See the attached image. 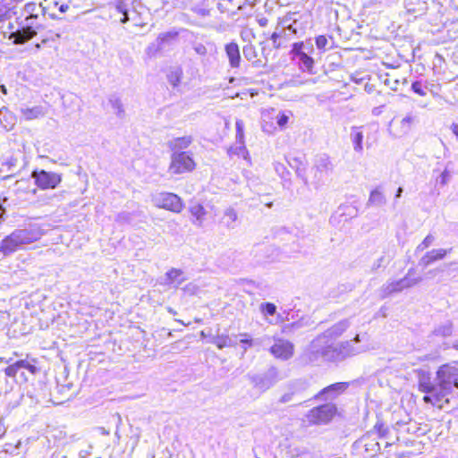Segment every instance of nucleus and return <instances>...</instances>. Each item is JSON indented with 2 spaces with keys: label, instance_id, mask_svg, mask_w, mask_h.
I'll return each instance as SVG.
<instances>
[{
  "label": "nucleus",
  "instance_id": "nucleus-26",
  "mask_svg": "<svg viewBox=\"0 0 458 458\" xmlns=\"http://www.w3.org/2000/svg\"><path fill=\"white\" fill-rule=\"evenodd\" d=\"M238 216L235 209L232 208H228L225 210L222 223L229 229H233L235 227V222L237 221Z\"/></svg>",
  "mask_w": 458,
  "mask_h": 458
},
{
  "label": "nucleus",
  "instance_id": "nucleus-34",
  "mask_svg": "<svg viewBox=\"0 0 458 458\" xmlns=\"http://www.w3.org/2000/svg\"><path fill=\"white\" fill-rule=\"evenodd\" d=\"M435 333L437 335L449 336L453 333V324L448 321L445 324L440 326L438 328H437L435 330Z\"/></svg>",
  "mask_w": 458,
  "mask_h": 458
},
{
  "label": "nucleus",
  "instance_id": "nucleus-40",
  "mask_svg": "<svg viewBox=\"0 0 458 458\" xmlns=\"http://www.w3.org/2000/svg\"><path fill=\"white\" fill-rule=\"evenodd\" d=\"M304 49H306V47L303 42H296L293 45L292 53L295 57L299 58L301 54L306 53Z\"/></svg>",
  "mask_w": 458,
  "mask_h": 458
},
{
  "label": "nucleus",
  "instance_id": "nucleus-8",
  "mask_svg": "<svg viewBox=\"0 0 458 458\" xmlns=\"http://www.w3.org/2000/svg\"><path fill=\"white\" fill-rule=\"evenodd\" d=\"M152 201L155 206L174 213H180L183 208L182 200L179 196L174 193H157L152 196Z\"/></svg>",
  "mask_w": 458,
  "mask_h": 458
},
{
  "label": "nucleus",
  "instance_id": "nucleus-19",
  "mask_svg": "<svg viewBox=\"0 0 458 458\" xmlns=\"http://www.w3.org/2000/svg\"><path fill=\"white\" fill-rule=\"evenodd\" d=\"M37 32L30 27L22 28L21 30L11 32L9 38L13 39V43L24 44L28 40L36 36Z\"/></svg>",
  "mask_w": 458,
  "mask_h": 458
},
{
  "label": "nucleus",
  "instance_id": "nucleus-49",
  "mask_svg": "<svg viewBox=\"0 0 458 458\" xmlns=\"http://www.w3.org/2000/svg\"><path fill=\"white\" fill-rule=\"evenodd\" d=\"M291 20V18H284V21H282V25L283 27L288 30L291 34H296L297 33V30L296 28L293 27V24H286L289 21Z\"/></svg>",
  "mask_w": 458,
  "mask_h": 458
},
{
  "label": "nucleus",
  "instance_id": "nucleus-4",
  "mask_svg": "<svg viewBox=\"0 0 458 458\" xmlns=\"http://www.w3.org/2000/svg\"><path fill=\"white\" fill-rule=\"evenodd\" d=\"M337 413L334 403H326L310 410L303 418L306 426L327 424Z\"/></svg>",
  "mask_w": 458,
  "mask_h": 458
},
{
  "label": "nucleus",
  "instance_id": "nucleus-23",
  "mask_svg": "<svg viewBox=\"0 0 458 458\" xmlns=\"http://www.w3.org/2000/svg\"><path fill=\"white\" fill-rule=\"evenodd\" d=\"M386 203V199L383 191L379 188H377L370 192L367 205L373 207H382Z\"/></svg>",
  "mask_w": 458,
  "mask_h": 458
},
{
  "label": "nucleus",
  "instance_id": "nucleus-1",
  "mask_svg": "<svg viewBox=\"0 0 458 458\" xmlns=\"http://www.w3.org/2000/svg\"><path fill=\"white\" fill-rule=\"evenodd\" d=\"M351 325V318L343 319L334 324L311 342V351L319 353L324 360L328 361L344 360L369 351L367 333L356 334L353 339L349 341L336 342Z\"/></svg>",
  "mask_w": 458,
  "mask_h": 458
},
{
  "label": "nucleus",
  "instance_id": "nucleus-17",
  "mask_svg": "<svg viewBox=\"0 0 458 458\" xmlns=\"http://www.w3.org/2000/svg\"><path fill=\"white\" fill-rule=\"evenodd\" d=\"M447 252L448 250L445 249H437L428 251L420 259L419 265L422 266L423 267H427L433 262L443 259L446 256Z\"/></svg>",
  "mask_w": 458,
  "mask_h": 458
},
{
  "label": "nucleus",
  "instance_id": "nucleus-53",
  "mask_svg": "<svg viewBox=\"0 0 458 458\" xmlns=\"http://www.w3.org/2000/svg\"><path fill=\"white\" fill-rule=\"evenodd\" d=\"M281 35H282V37H283L284 38H285V39H287V40H288V39H290V38H291V36H292L293 34H291L288 30H286L284 28H283V32H282V34H281Z\"/></svg>",
  "mask_w": 458,
  "mask_h": 458
},
{
  "label": "nucleus",
  "instance_id": "nucleus-21",
  "mask_svg": "<svg viewBox=\"0 0 458 458\" xmlns=\"http://www.w3.org/2000/svg\"><path fill=\"white\" fill-rule=\"evenodd\" d=\"M226 55L229 59L231 67L236 68L240 65L241 55L239 47L236 43L231 42L225 46Z\"/></svg>",
  "mask_w": 458,
  "mask_h": 458
},
{
  "label": "nucleus",
  "instance_id": "nucleus-31",
  "mask_svg": "<svg viewBox=\"0 0 458 458\" xmlns=\"http://www.w3.org/2000/svg\"><path fill=\"white\" fill-rule=\"evenodd\" d=\"M274 168L276 173L281 177V179H283L284 182H290V172L287 170L284 164L275 162Z\"/></svg>",
  "mask_w": 458,
  "mask_h": 458
},
{
  "label": "nucleus",
  "instance_id": "nucleus-11",
  "mask_svg": "<svg viewBox=\"0 0 458 458\" xmlns=\"http://www.w3.org/2000/svg\"><path fill=\"white\" fill-rule=\"evenodd\" d=\"M349 384L346 382H338L332 384L321 391H319L314 398L318 401H324L326 403H333L341 394H343L348 388Z\"/></svg>",
  "mask_w": 458,
  "mask_h": 458
},
{
  "label": "nucleus",
  "instance_id": "nucleus-48",
  "mask_svg": "<svg viewBox=\"0 0 458 458\" xmlns=\"http://www.w3.org/2000/svg\"><path fill=\"white\" fill-rule=\"evenodd\" d=\"M193 49L195 53L199 55H206L208 54V49L206 46L201 43H197L194 45Z\"/></svg>",
  "mask_w": 458,
  "mask_h": 458
},
{
  "label": "nucleus",
  "instance_id": "nucleus-12",
  "mask_svg": "<svg viewBox=\"0 0 458 458\" xmlns=\"http://www.w3.org/2000/svg\"><path fill=\"white\" fill-rule=\"evenodd\" d=\"M415 121V117L411 114L401 120H392L389 123V132L395 138H401L407 135Z\"/></svg>",
  "mask_w": 458,
  "mask_h": 458
},
{
  "label": "nucleus",
  "instance_id": "nucleus-30",
  "mask_svg": "<svg viewBox=\"0 0 458 458\" xmlns=\"http://www.w3.org/2000/svg\"><path fill=\"white\" fill-rule=\"evenodd\" d=\"M21 365V376L24 377V370H27L30 374L35 375L38 373V369L29 360H20Z\"/></svg>",
  "mask_w": 458,
  "mask_h": 458
},
{
  "label": "nucleus",
  "instance_id": "nucleus-16",
  "mask_svg": "<svg viewBox=\"0 0 458 458\" xmlns=\"http://www.w3.org/2000/svg\"><path fill=\"white\" fill-rule=\"evenodd\" d=\"M220 4L217 0H200L199 3L196 4L192 6L191 10L194 13L200 17L209 16L211 11L214 9L216 5H219Z\"/></svg>",
  "mask_w": 458,
  "mask_h": 458
},
{
  "label": "nucleus",
  "instance_id": "nucleus-42",
  "mask_svg": "<svg viewBox=\"0 0 458 458\" xmlns=\"http://www.w3.org/2000/svg\"><path fill=\"white\" fill-rule=\"evenodd\" d=\"M235 128H236V141H242L244 140V123L242 120H237L235 123Z\"/></svg>",
  "mask_w": 458,
  "mask_h": 458
},
{
  "label": "nucleus",
  "instance_id": "nucleus-63",
  "mask_svg": "<svg viewBox=\"0 0 458 458\" xmlns=\"http://www.w3.org/2000/svg\"><path fill=\"white\" fill-rule=\"evenodd\" d=\"M1 89H2V90H3L4 92H5V91H6V89H5V87H4V86H1Z\"/></svg>",
  "mask_w": 458,
  "mask_h": 458
},
{
  "label": "nucleus",
  "instance_id": "nucleus-32",
  "mask_svg": "<svg viewBox=\"0 0 458 458\" xmlns=\"http://www.w3.org/2000/svg\"><path fill=\"white\" fill-rule=\"evenodd\" d=\"M298 59H299V63H300L301 68L302 70H306L308 72H311V69H312L313 64H314V61H313V59L310 56L308 55L307 53L301 54V56Z\"/></svg>",
  "mask_w": 458,
  "mask_h": 458
},
{
  "label": "nucleus",
  "instance_id": "nucleus-2",
  "mask_svg": "<svg viewBox=\"0 0 458 458\" xmlns=\"http://www.w3.org/2000/svg\"><path fill=\"white\" fill-rule=\"evenodd\" d=\"M43 235L44 232L38 225L15 229L1 241L0 252L4 256H9L17 250L25 249L26 245L38 242Z\"/></svg>",
  "mask_w": 458,
  "mask_h": 458
},
{
  "label": "nucleus",
  "instance_id": "nucleus-45",
  "mask_svg": "<svg viewBox=\"0 0 458 458\" xmlns=\"http://www.w3.org/2000/svg\"><path fill=\"white\" fill-rule=\"evenodd\" d=\"M328 39L325 36L316 38V46L319 50L326 51L327 49Z\"/></svg>",
  "mask_w": 458,
  "mask_h": 458
},
{
  "label": "nucleus",
  "instance_id": "nucleus-59",
  "mask_svg": "<svg viewBox=\"0 0 458 458\" xmlns=\"http://www.w3.org/2000/svg\"><path fill=\"white\" fill-rule=\"evenodd\" d=\"M453 347H454V349L458 350V339H457V340H455V341L454 342V344H453Z\"/></svg>",
  "mask_w": 458,
  "mask_h": 458
},
{
  "label": "nucleus",
  "instance_id": "nucleus-56",
  "mask_svg": "<svg viewBox=\"0 0 458 458\" xmlns=\"http://www.w3.org/2000/svg\"><path fill=\"white\" fill-rule=\"evenodd\" d=\"M436 272H437V270H436V269H434V270H429V271L428 272V276H434L436 275Z\"/></svg>",
  "mask_w": 458,
  "mask_h": 458
},
{
  "label": "nucleus",
  "instance_id": "nucleus-51",
  "mask_svg": "<svg viewBox=\"0 0 458 458\" xmlns=\"http://www.w3.org/2000/svg\"><path fill=\"white\" fill-rule=\"evenodd\" d=\"M257 21L260 27H266L268 23V20L266 17L259 18Z\"/></svg>",
  "mask_w": 458,
  "mask_h": 458
},
{
  "label": "nucleus",
  "instance_id": "nucleus-15",
  "mask_svg": "<svg viewBox=\"0 0 458 458\" xmlns=\"http://www.w3.org/2000/svg\"><path fill=\"white\" fill-rule=\"evenodd\" d=\"M308 388L307 381L303 379H296L290 382L286 386V392L281 396L279 402L286 403L292 402L295 395H299Z\"/></svg>",
  "mask_w": 458,
  "mask_h": 458
},
{
  "label": "nucleus",
  "instance_id": "nucleus-3",
  "mask_svg": "<svg viewBox=\"0 0 458 458\" xmlns=\"http://www.w3.org/2000/svg\"><path fill=\"white\" fill-rule=\"evenodd\" d=\"M437 392L433 396H424L423 401L433 406L442 408L440 403L445 399L449 403L447 396L452 393L453 387L458 388V369L450 364L442 365L437 371Z\"/></svg>",
  "mask_w": 458,
  "mask_h": 458
},
{
  "label": "nucleus",
  "instance_id": "nucleus-22",
  "mask_svg": "<svg viewBox=\"0 0 458 458\" xmlns=\"http://www.w3.org/2000/svg\"><path fill=\"white\" fill-rule=\"evenodd\" d=\"M21 113L24 119L26 120H33L39 117H42L45 115L46 111L45 109L40 106H33V107H24L21 109Z\"/></svg>",
  "mask_w": 458,
  "mask_h": 458
},
{
  "label": "nucleus",
  "instance_id": "nucleus-50",
  "mask_svg": "<svg viewBox=\"0 0 458 458\" xmlns=\"http://www.w3.org/2000/svg\"><path fill=\"white\" fill-rule=\"evenodd\" d=\"M386 262V258L384 256H381L378 258L372 265V269L377 270L382 266H384V263Z\"/></svg>",
  "mask_w": 458,
  "mask_h": 458
},
{
  "label": "nucleus",
  "instance_id": "nucleus-64",
  "mask_svg": "<svg viewBox=\"0 0 458 458\" xmlns=\"http://www.w3.org/2000/svg\"><path fill=\"white\" fill-rule=\"evenodd\" d=\"M36 48H37V49H39V48H40V45H39V44H37V45H36Z\"/></svg>",
  "mask_w": 458,
  "mask_h": 458
},
{
  "label": "nucleus",
  "instance_id": "nucleus-46",
  "mask_svg": "<svg viewBox=\"0 0 458 458\" xmlns=\"http://www.w3.org/2000/svg\"><path fill=\"white\" fill-rule=\"evenodd\" d=\"M283 38L281 33H278V32H274L272 35H271V40H272V43H273V47L275 48H279L282 47L283 43L281 40H279V38Z\"/></svg>",
  "mask_w": 458,
  "mask_h": 458
},
{
  "label": "nucleus",
  "instance_id": "nucleus-54",
  "mask_svg": "<svg viewBox=\"0 0 458 458\" xmlns=\"http://www.w3.org/2000/svg\"><path fill=\"white\" fill-rule=\"evenodd\" d=\"M403 188L402 187H399L396 191V193H395V199H398L402 196V193H403Z\"/></svg>",
  "mask_w": 458,
  "mask_h": 458
},
{
  "label": "nucleus",
  "instance_id": "nucleus-20",
  "mask_svg": "<svg viewBox=\"0 0 458 458\" xmlns=\"http://www.w3.org/2000/svg\"><path fill=\"white\" fill-rule=\"evenodd\" d=\"M192 140L193 139L190 135L178 137L170 140L168 142V146L173 153L184 152L183 150L186 149L192 143Z\"/></svg>",
  "mask_w": 458,
  "mask_h": 458
},
{
  "label": "nucleus",
  "instance_id": "nucleus-41",
  "mask_svg": "<svg viewBox=\"0 0 458 458\" xmlns=\"http://www.w3.org/2000/svg\"><path fill=\"white\" fill-rule=\"evenodd\" d=\"M290 114H292L291 112H282L277 115L276 123L279 127L283 128L287 124Z\"/></svg>",
  "mask_w": 458,
  "mask_h": 458
},
{
  "label": "nucleus",
  "instance_id": "nucleus-33",
  "mask_svg": "<svg viewBox=\"0 0 458 458\" xmlns=\"http://www.w3.org/2000/svg\"><path fill=\"white\" fill-rule=\"evenodd\" d=\"M259 310L263 316H274L276 313V306L271 302H263L259 306Z\"/></svg>",
  "mask_w": 458,
  "mask_h": 458
},
{
  "label": "nucleus",
  "instance_id": "nucleus-9",
  "mask_svg": "<svg viewBox=\"0 0 458 458\" xmlns=\"http://www.w3.org/2000/svg\"><path fill=\"white\" fill-rule=\"evenodd\" d=\"M283 377L275 367L268 369L263 375H256L251 377L254 387L260 392H265L280 381Z\"/></svg>",
  "mask_w": 458,
  "mask_h": 458
},
{
  "label": "nucleus",
  "instance_id": "nucleus-29",
  "mask_svg": "<svg viewBox=\"0 0 458 458\" xmlns=\"http://www.w3.org/2000/svg\"><path fill=\"white\" fill-rule=\"evenodd\" d=\"M239 145L235 147H232L228 150V154L230 156L236 155L239 157H242L245 160L250 161V155L249 152L245 147L244 140L242 141H237Z\"/></svg>",
  "mask_w": 458,
  "mask_h": 458
},
{
  "label": "nucleus",
  "instance_id": "nucleus-58",
  "mask_svg": "<svg viewBox=\"0 0 458 458\" xmlns=\"http://www.w3.org/2000/svg\"><path fill=\"white\" fill-rule=\"evenodd\" d=\"M11 360H12L11 359L10 360H5L4 358H0V363L1 362L10 363Z\"/></svg>",
  "mask_w": 458,
  "mask_h": 458
},
{
  "label": "nucleus",
  "instance_id": "nucleus-60",
  "mask_svg": "<svg viewBox=\"0 0 458 458\" xmlns=\"http://www.w3.org/2000/svg\"><path fill=\"white\" fill-rule=\"evenodd\" d=\"M310 352H312V353L315 355V357L313 358V360H316V359H317V356H318V355H320L319 353L313 352L311 351V349H310ZM310 360H312V357H310Z\"/></svg>",
  "mask_w": 458,
  "mask_h": 458
},
{
  "label": "nucleus",
  "instance_id": "nucleus-37",
  "mask_svg": "<svg viewBox=\"0 0 458 458\" xmlns=\"http://www.w3.org/2000/svg\"><path fill=\"white\" fill-rule=\"evenodd\" d=\"M434 242H435V236L432 234H428L424 238V240L417 246L416 251L417 252L423 251L424 250H426L427 248L431 246Z\"/></svg>",
  "mask_w": 458,
  "mask_h": 458
},
{
  "label": "nucleus",
  "instance_id": "nucleus-61",
  "mask_svg": "<svg viewBox=\"0 0 458 458\" xmlns=\"http://www.w3.org/2000/svg\"><path fill=\"white\" fill-rule=\"evenodd\" d=\"M308 82H312V83H315V81H314V80H312V79H310V80H309V81H304V82H300L299 84H302V83H308Z\"/></svg>",
  "mask_w": 458,
  "mask_h": 458
},
{
  "label": "nucleus",
  "instance_id": "nucleus-38",
  "mask_svg": "<svg viewBox=\"0 0 458 458\" xmlns=\"http://www.w3.org/2000/svg\"><path fill=\"white\" fill-rule=\"evenodd\" d=\"M427 89L428 88L419 81H416L411 84L412 91L422 97L427 95Z\"/></svg>",
  "mask_w": 458,
  "mask_h": 458
},
{
  "label": "nucleus",
  "instance_id": "nucleus-57",
  "mask_svg": "<svg viewBox=\"0 0 458 458\" xmlns=\"http://www.w3.org/2000/svg\"><path fill=\"white\" fill-rule=\"evenodd\" d=\"M67 9H68V6H67V5H62V6L60 7V11H61L62 13H64Z\"/></svg>",
  "mask_w": 458,
  "mask_h": 458
},
{
  "label": "nucleus",
  "instance_id": "nucleus-28",
  "mask_svg": "<svg viewBox=\"0 0 458 458\" xmlns=\"http://www.w3.org/2000/svg\"><path fill=\"white\" fill-rule=\"evenodd\" d=\"M168 283L178 287L185 278L182 277V271L176 268H172L166 273Z\"/></svg>",
  "mask_w": 458,
  "mask_h": 458
},
{
  "label": "nucleus",
  "instance_id": "nucleus-52",
  "mask_svg": "<svg viewBox=\"0 0 458 458\" xmlns=\"http://www.w3.org/2000/svg\"><path fill=\"white\" fill-rule=\"evenodd\" d=\"M118 9L120 12H122L123 13V17L121 19V22L122 23L127 22L129 20L127 13L125 11H123L121 6H118Z\"/></svg>",
  "mask_w": 458,
  "mask_h": 458
},
{
  "label": "nucleus",
  "instance_id": "nucleus-35",
  "mask_svg": "<svg viewBox=\"0 0 458 458\" xmlns=\"http://www.w3.org/2000/svg\"><path fill=\"white\" fill-rule=\"evenodd\" d=\"M21 370L20 360H17L12 364H10L5 369L4 373L7 377H14L18 372Z\"/></svg>",
  "mask_w": 458,
  "mask_h": 458
},
{
  "label": "nucleus",
  "instance_id": "nucleus-43",
  "mask_svg": "<svg viewBox=\"0 0 458 458\" xmlns=\"http://www.w3.org/2000/svg\"><path fill=\"white\" fill-rule=\"evenodd\" d=\"M451 178V174L448 171L447 168H445L440 175L437 178V182L440 183L441 185H445L448 183Z\"/></svg>",
  "mask_w": 458,
  "mask_h": 458
},
{
  "label": "nucleus",
  "instance_id": "nucleus-44",
  "mask_svg": "<svg viewBox=\"0 0 458 458\" xmlns=\"http://www.w3.org/2000/svg\"><path fill=\"white\" fill-rule=\"evenodd\" d=\"M240 343L243 344V351L246 352L248 348L253 345V340L246 333L241 334Z\"/></svg>",
  "mask_w": 458,
  "mask_h": 458
},
{
  "label": "nucleus",
  "instance_id": "nucleus-27",
  "mask_svg": "<svg viewBox=\"0 0 458 458\" xmlns=\"http://www.w3.org/2000/svg\"><path fill=\"white\" fill-rule=\"evenodd\" d=\"M211 343L214 344L218 349H223L225 347H233L236 345V343L226 335H219L212 337Z\"/></svg>",
  "mask_w": 458,
  "mask_h": 458
},
{
  "label": "nucleus",
  "instance_id": "nucleus-62",
  "mask_svg": "<svg viewBox=\"0 0 458 458\" xmlns=\"http://www.w3.org/2000/svg\"><path fill=\"white\" fill-rule=\"evenodd\" d=\"M292 327H293V328L297 327V324L296 323H293L292 324Z\"/></svg>",
  "mask_w": 458,
  "mask_h": 458
},
{
  "label": "nucleus",
  "instance_id": "nucleus-36",
  "mask_svg": "<svg viewBox=\"0 0 458 458\" xmlns=\"http://www.w3.org/2000/svg\"><path fill=\"white\" fill-rule=\"evenodd\" d=\"M109 103L118 116H122L123 114V104L118 98L113 97L109 99Z\"/></svg>",
  "mask_w": 458,
  "mask_h": 458
},
{
  "label": "nucleus",
  "instance_id": "nucleus-24",
  "mask_svg": "<svg viewBox=\"0 0 458 458\" xmlns=\"http://www.w3.org/2000/svg\"><path fill=\"white\" fill-rule=\"evenodd\" d=\"M190 212L195 218L193 223L198 226H201L206 216V210L204 207L199 203H194L190 207Z\"/></svg>",
  "mask_w": 458,
  "mask_h": 458
},
{
  "label": "nucleus",
  "instance_id": "nucleus-6",
  "mask_svg": "<svg viewBox=\"0 0 458 458\" xmlns=\"http://www.w3.org/2000/svg\"><path fill=\"white\" fill-rule=\"evenodd\" d=\"M414 269L408 270L407 275L399 280L388 281L379 289V296L381 299L387 297L394 293H400L404 289L410 288L422 281L420 276L411 277Z\"/></svg>",
  "mask_w": 458,
  "mask_h": 458
},
{
  "label": "nucleus",
  "instance_id": "nucleus-14",
  "mask_svg": "<svg viewBox=\"0 0 458 458\" xmlns=\"http://www.w3.org/2000/svg\"><path fill=\"white\" fill-rule=\"evenodd\" d=\"M417 377L419 391L424 393V396H428L429 398L433 396L437 392V381H432L430 373L424 369H419L417 371Z\"/></svg>",
  "mask_w": 458,
  "mask_h": 458
},
{
  "label": "nucleus",
  "instance_id": "nucleus-47",
  "mask_svg": "<svg viewBox=\"0 0 458 458\" xmlns=\"http://www.w3.org/2000/svg\"><path fill=\"white\" fill-rule=\"evenodd\" d=\"M243 54L248 60H252L256 56L255 49L252 46L244 47Z\"/></svg>",
  "mask_w": 458,
  "mask_h": 458
},
{
  "label": "nucleus",
  "instance_id": "nucleus-10",
  "mask_svg": "<svg viewBox=\"0 0 458 458\" xmlns=\"http://www.w3.org/2000/svg\"><path fill=\"white\" fill-rule=\"evenodd\" d=\"M37 186L42 190L55 189L62 182V175L45 170L34 171L31 174Z\"/></svg>",
  "mask_w": 458,
  "mask_h": 458
},
{
  "label": "nucleus",
  "instance_id": "nucleus-39",
  "mask_svg": "<svg viewBox=\"0 0 458 458\" xmlns=\"http://www.w3.org/2000/svg\"><path fill=\"white\" fill-rule=\"evenodd\" d=\"M181 73V71L177 69L175 71L171 72L168 74V81L174 87L177 86L180 83Z\"/></svg>",
  "mask_w": 458,
  "mask_h": 458
},
{
  "label": "nucleus",
  "instance_id": "nucleus-55",
  "mask_svg": "<svg viewBox=\"0 0 458 458\" xmlns=\"http://www.w3.org/2000/svg\"><path fill=\"white\" fill-rule=\"evenodd\" d=\"M281 321H283L282 317H281L280 315H277V317H276V321H272V320H270V321H269V323H270V324H277V323H279V322H281Z\"/></svg>",
  "mask_w": 458,
  "mask_h": 458
},
{
  "label": "nucleus",
  "instance_id": "nucleus-13",
  "mask_svg": "<svg viewBox=\"0 0 458 458\" xmlns=\"http://www.w3.org/2000/svg\"><path fill=\"white\" fill-rule=\"evenodd\" d=\"M294 345L288 340L276 339L270 347V353L276 359L287 360L293 355Z\"/></svg>",
  "mask_w": 458,
  "mask_h": 458
},
{
  "label": "nucleus",
  "instance_id": "nucleus-7",
  "mask_svg": "<svg viewBox=\"0 0 458 458\" xmlns=\"http://www.w3.org/2000/svg\"><path fill=\"white\" fill-rule=\"evenodd\" d=\"M195 168V162L190 152L172 153L169 171L174 174L191 172Z\"/></svg>",
  "mask_w": 458,
  "mask_h": 458
},
{
  "label": "nucleus",
  "instance_id": "nucleus-25",
  "mask_svg": "<svg viewBox=\"0 0 458 458\" xmlns=\"http://www.w3.org/2000/svg\"><path fill=\"white\" fill-rule=\"evenodd\" d=\"M287 162H288V165L293 169L295 170L297 177L301 179V181L303 182V183L305 185H308L309 181H308L307 177L305 176V169L302 167L301 160L300 158H298V157H293V158H292L290 160H287Z\"/></svg>",
  "mask_w": 458,
  "mask_h": 458
},
{
  "label": "nucleus",
  "instance_id": "nucleus-5",
  "mask_svg": "<svg viewBox=\"0 0 458 458\" xmlns=\"http://www.w3.org/2000/svg\"><path fill=\"white\" fill-rule=\"evenodd\" d=\"M333 170L334 165L328 156L325 154L318 156L311 167V184H313L316 189H318L325 183Z\"/></svg>",
  "mask_w": 458,
  "mask_h": 458
},
{
  "label": "nucleus",
  "instance_id": "nucleus-18",
  "mask_svg": "<svg viewBox=\"0 0 458 458\" xmlns=\"http://www.w3.org/2000/svg\"><path fill=\"white\" fill-rule=\"evenodd\" d=\"M362 126H352L350 132V140L353 146V150L361 154L363 152V130Z\"/></svg>",
  "mask_w": 458,
  "mask_h": 458
}]
</instances>
